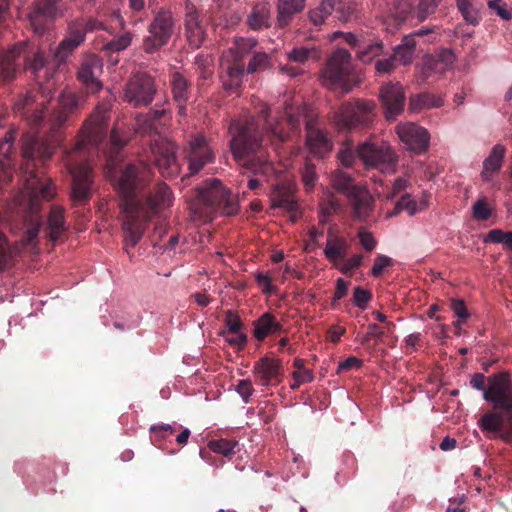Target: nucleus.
<instances>
[{
  "label": "nucleus",
  "instance_id": "obj_1",
  "mask_svg": "<svg viewBox=\"0 0 512 512\" xmlns=\"http://www.w3.org/2000/svg\"><path fill=\"white\" fill-rule=\"evenodd\" d=\"M36 98L34 92H28L15 102L13 110L26 117L31 128L41 127L45 133V136L26 134L23 137L21 169L27 175L26 188L31 195L39 200H49L55 194L54 186L39 175L38 169L63 143L65 125L69 117L80 109V101L75 93L62 92L58 106L45 119L44 109L37 108Z\"/></svg>",
  "mask_w": 512,
  "mask_h": 512
},
{
  "label": "nucleus",
  "instance_id": "obj_2",
  "mask_svg": "<svg viewBox=\"0 0 512 512\" xmlns=\"http://www.w3.org/2000/svg\"><path fill=\"white\" fill-rule=\"evenodd\" d=\"M153 176L152 167L143 160L128 163L120 170L116 183L126 248L135 247L148 222L172 204V191L166 183L158 182L153 190L149 189Z\"/></svg>",
  "mask_w": 512,
  "mask_h": 512
},
{
  "label": "nucleus",
  "instance_id": "obj_3",
  "mask_svg": "<svg viewBox=\"0 0 512 512\" xmlns=\"http://www.w3.org/2000/svg\"><path fill=\"white\" fill-rule=\"evenodd\" d=\"M111 105L99 103L83 123L74 146L64 150V162L72 176L71 199L80 205L92 195L93 171L89 164L107 137Z\"/></svg>",
  "mask_w": 512,
  "mask_h": 512
},
{
  "label": "nucleus",
  "instance_id": "obj_4",
  "mask_svg": "<svg viewBox=\"0 0 512 512\" xmlns=\"http://www.w3.org/2000/svg\"><path fill=\"white\" fill-rule=\"evenodd\" d=\"M230 151L236 163L258 176L248 181L250 190H257L263 181H268L275 173L265 145L268 136L255 116H242L233 119L229 125Z\"/></svg>",
  "mask_w": 512,
  "mask_h": 512
},
{
  "label": "nucleus",
  "instance_id": "obj_5",
  "mask_svg": "<svg viewBox=\"0 0 512 512\" xmlns=\"http://www.w3.org/2000/svg\"><path fill=\"white\" fill-rule=\"evenodd\" d=\"M269 111V107L264 104L257 118L260 120L265 133L275 138L279 143L287 140L290 133L299 131L301 122L304 121L306 144L310 152L318 157H323L332 150V142L322 130L316 127L311 114L312 109L307 104L300 105L296 109L287 104L284 114L273 121L269 119Z\"/></svg>",
  "mask_w": 512,
  "mask_h": 512
},
{
  "label": "nucleus",
  "instance_id": "obj_6",
  "mask_svg": "<svg viewBox=\"0 0 512 512\" xmlns=\"http://www.w3.org/2000/svg\"><path fill=\"white\" fill-rule=\"evenodd\" d=\"M486 377L475 373L470 381L474 389L484 391V399L493 404L499 412H487L479 420L483 432H491L506 442L512 440V381L508 374L499 373L489 378L486 388Z\"/></svg>",
  "mask_w": 512,
  "mask_h": 512
},
{
  "label": "nucleus",
  "instance_id": "obj_7",
  "mask_svg": "<svg viewBox=\"0 0 512 512\" xmlns=\"http://www.w3.org/2000/svg\"><path fill=\"white\" fill-rule=\"evenodd\" d=\"M21 57L24 58L25 69L30 71L39 83L41 93L50 90L52 85L49 80L54 73V64L47 61L43 52L34 50L28 41L18 42L0 55V81L10 82L15 78Z\"/></svg>",
  "mask_w": 512,
  "mask_h": 512
},
{
  "label": "nucleus",
  "instance_id": "obj_8",
  "mask_svg": "<svg viewBox=\"0 0 512 512\" xmlns=\"http://www.w3.org/2000/svg\"><path fill=\"white\" fill-rule=\"evenodd\" d=\"M165 109H154L147 114L136 117L135 129L140 135H149L150 151L154 163L163 177H175L180 172V164L176 156L175 144L160 135L161 118Z\"/></svg>",
  "mask_w": 512,
  "mask_h": 512
},
{
  "label": "nucleus",
  "instance_id": "obj_9",
  "mask_svg": "<svg viewBox=\"0 0 512 512\" xmlns=\"http://www.w3.org/2000/svg\"><path fill=\"white\" fill-rule=\"evenodd\" d=\"M196 193L199 203L205 209V213H220L231 216L239 211L238 201L217 178L206 179L196 188Z\"/></svg>",
  "mask_w": 512,
  "mask_h": 512
},
{
  "label": "nucleus",
  "instance_id": "obj_10",
  "mask_svg": "<svg viewBox=\"0 0 512 512\" xmlns=\"http://www.w3.org/2000/svg\"><path fill=\"white\" fill-rule=\"evenodd\" d=\"M376 117V103L372 100L355 99L343 103L333 115L338 131H351L370 127Z\"/></svg>",
  "mask_w": 512,
  "mask_h": 512
},
{
  "label": "nucleus",
  "instance_id": "obj_11",
  "mask_svg": "<svg viewBox=\"0 0 512 512\" xmlns=\"http://www.w3.org/2000/svg\"><path fill=\"white\" fill-rule=\"evenodd\" d=\"M174 28L175 20L171 10L161 8L147 27L149 35L143 38V51L153 54L166 46L174 33Z\"/></svg>",
  "mask_w": 512,
  "mask_h": 512
},
{
  "label": "nucleus",
  "instance_id": "obj_12",
  "mask_svg": "<svg viewBox=\"0 0 512 512\" xmlns=\"http://www.w3.org/2000/svg\"><path fill=\"white\" fill-rule=\"evenodd\" d=\"M357 155L366 166L378 169L381 172L394 171L398 161L397 155L385 143L364 142L358 146Z\"/></svg>",
  "mask_w": 512,
  "mask_h": 512
},
{
  "label": "nucleus",
  "instance_id": "obj_13",
  "mask_svg": "<svg viewBox=\"0 0 512 512\" xmlns=\"http://www.w3.org/2000/svg\"><path fill=\"white\" fill-rule=\"evenodd\" d=\"M155 94L154 79L146 73H136L125 84L123 100L133 107L148 106Z\"/></svg>",
  "mask_w": 512,
  "mask_h": 512
},
{
  "label": "nucleus",
  "instance_id": "obj_14",
  "mask_svg": "<svg viewBox=\"0 0 512 512\" xmlns=\"http://www.w3.org/2000/svg\"><path fill=\"white\" fill-rule=\"evenodd\" d=\"M184 157L188 163L190 175L199 173L206 165L215 160V154L208 139L200 133L190 137L184 148Z\"/></svg>",
  "mask_w": 512,
  "mask_h": 512
},
{
  "label": "nucleus",
  "instance_id": "obj_15",
  "mask_svg": "<svg viewBox=\"0 0 512 512\" xmlns=\"http://www.w3.org/2000/svg\"><path fill=\"white\" fill-rule=\"evenodd\" d=\"M351 70V54L339 48L329 57L322 72V82L330 88L340 85L349 76Z\"/></svg>",
  "mask_w": 512,
  "mask_h": 512
},
{
  "label": "nucleus",
  "instance_id": "obj_16",
  "mask_svg": "<svg viewBox=\"0 0 512 512\" xmlns=\"http://www.w3.org/2000/svg\"><path fill=\"white\" fill-rule=\"evenodd\" d=\"M244 59L239 58L233 51H225L220 61V80L226 91H237L245 76Z\"/></svg>",
  "mask_w": 512,
  "mask_h": 512
},
{
  "label": "nucleus",
  "instance_id": "obj_17",
  "mask_svg": "<svg viewBox=\"0 0 512 512\" xmlns=\"http://www.w3.org/2000/svg\"><path fill=\"white\" fill-rule=\"evenodd\" d=\"M396 132L404 147L416 154L423 153L429 146L428 131L415 123H402L396 127Z\"/></svg>",
  "mask_w": 512,
  "mask_h": 512
},
{
  "label": "nucleus",
  "instance_id": "obj_18",
  "mask_svg": "<svg viewBox=\"0 0 512 512\" xmlns=\"http://www.w3.org/2000/svg\"><path fill=\"white\" fill-rule=\"evenodd\" d=\"M102 60L95 54H85L82 57L77 72L78 80L85 86L90 93H96L102 88L99 76L102 73Z\"/></svg>",
  "mask_w": 512,
  "mask_h": 512
},
{
  "label": "nucleus",
  "instance_id": "obj_19",
  "mask_svg": "<svg viewBox=\"0 0 512 512\" xmlns=\"http://www.w3.org/2000/svg\"><path fill=\"white\" fill-rule=\"evenodd\" d=\"M379 97L388 120H394L403 111L406 96L399 82H390L382 85Z\"/></svg>",
  "mask_w": 512,
  "mask_h": 512
},
{
  "label": "nucleus",
  "instance_id": "obj_20",
  "mask_svg": "<svg viewBox=\"0 0 512 512\" xmlns=\"http://www.w3.org/2000/svg\"><path fill=\"white\" fill-rule=\"evenodd\" d=\"M61 0H37L33 10L29 14L30 24L34 31L43 34L47 23L53 20L58 11V3Z\"/></svg>",
  "mask_w": 512,
  "mask_h": 512
},
{
  "label": "nucleus",
  "instance_id": "obj_21",
  "mask_svg": "<svg viewBox=\"0 0 512 512\" xmlns=\"http://www.w3.org/2000/svg\"><path fill=\"white\" fill-rule=\"evenodd\" d=\"M114 17L119 22V31L115 32L114 30L108 29L107 32L112 35L113 38L102 47V51L110 58L112 54H118L126 50L132 44L135 36L132 31L126 30V22L119 12L114 13Z\"/></svg>",
  "mask_w": 512,
  "mask_h": 512
},
{
  "label": "nucleus",
  "instance_id": "obj_22",
  "mask_svg": "<svg viewBox=\"0 0 512 512\" xmlns=\"http://www.w3.org/2000/svg\"><path fill=\"white\" fill-rule=\"evenodd\" d=\"M271 202L274 208H283L292 213V221H296L295 213L298 210V203L294 196V186L288 182H279L272 185Z\"/></svg>",
  "mask_w": 512,
  "mask_h": 512
},
{
  "label": "nucleus",
  "instance_id": "obj_23",
  "mask_svg": "<svg viewBox=\"0 0 512 512\" xmlns=\"http://www.w3.org/2000/svg\"><path fill=\"white\" fill-rule=\"evenodd\" d=\"M184 26L189 45L194 49L199 48L205 38V31L198 10L191 3L185 5Z\"/></svg>",
  "mask_w": 512,
  "mask_h": 512
},
{
  "label": "nucleus",
  "instance_id": "obj_24",
  "mask_svg": "<svg viewBox=\"0 0 512 512\" xmlns=\"http://www.w3.org/2000/svg\"><path fill=\"white\" fill-rule=\"evenodd\" d=\"M350 243L347 238L337 233L333 227L327 230V242L324 248L326 259L337 266V262L347 257Z\"/></svg>",
  "mask_w": 512,
  "mask_h": 512
},
{
  "label": "nucleus",
  "instance_id": "obj_25",
  "mask_svg": "<svg viewBox=\"0 0 512 512\" xmlns=\"http://www.w3.org/2000/svg\"><path fill=\"white\" fill-rule=\"evenodd\" d=\"M282 365L280 360L267 356L260 358L254 365L253 372L261 385H275L281 381Z\"/></svg>",
  "mask_w": 512,
  "mask_h": 512
},
{
  "label": "nucleus",
  "instance_id": "obj_26",
  "mask_svg": "<svg viewBox=\"0 0 512 512\" xmlns=\"http://www.w3.org/2000/svg\"><path fill=\"white\" fill-rule=\"evenodd\" d=\"M454 60V53L449 49H443L438 54L425 58L422 73L425 78H429L433 74H443L452 66Z\"/></svg>",
  "mask_w": 512,
  "mask_h": 512
},
{
  "label": "nucleus",
  "instance_id": "obj_27",
  "mask_svg": "<svg viewBox=\"0 0 512 512\" xmlns=\"http://www.w3.org/2000/svg\"><path fill=\"white\" fill-rule=\"evenodd\" d=\"M253 336L258 341H264L268 336L280 335L284 332L283 325L270 312L262 314L253 322Z\"/></svg>",
  "mask_w": 512,
  "mask_h": 512
},
{
  "label": "nucleus",
  "instance_id": "obj_28",
  "mask_svg": "<svg viewBox=\"0 0 512 512\" xmlns=\"http://www.w3.org/2000/svg\"><path fill=\"white\" fill-rule=\"evenodd\" d=\"M352 207V216L356 221L363 222L371 214L374 200L367 190L362 188L348 197Z\"/></svg>",
  "mask_w": 512,
  "mask_h": 512
},
{
  "label": "nucleus",
  "instance_id": "obj_29",
  "mask_svg": "<svg viewBox=\"0 0 512 512\" xmlns=\"http://www.w3.org/2000/svg\"><path fill=\"white\" fill-rule=\"evenodd\" d=\"M277 27L285 28L293 21L294 17L301 13L306 0H277Z\"/></svg>",
  "mask_w": 512,
  "mask_h": 512
},
{
  "label": "nucleus",
  "instance_id": "obj_30",
  "mask_svg": "<svg viewBox=\"0 0 512 512\" xmlns=\"http://www.w3.org/2000/svg\"><path fill=\"white\" fill-rule=\"evenodd\" d=\"M173 100L178 108L179 115H186V104L190 97L188 80L180 73L175 72L170 79Z\"/></svg>",
  "mask_w": 512,
  "mask_h": 512
},
{
  "label": "nucleus",
  "instance_id": "obj_31",
  "mask_svg": "<svg viewBox=\"0 0 512 512\" xmlns=\"http://www.w3.org/2000/svg\"><path fill=\"white\" fill-rule=\"evenodd\" d=\"M16 137L15 131H8L2 141H0V179H8L12 175V166L14 165L11 153L13 142Z\"/></svg>",
  "mask_w": 512,
  "mask_h": 512
},
{
  "label": "nucleus",
  "instance_id": "obj_32",
  "mask_svg": "<svg viewBox=\"0 0 512 512\" xmlns=\"http://www.w3.org/2000/svg\"><path fill=\"white\" fill-rule=\"evenodd\" d=\"M456 3L463 19L468 24L476 26L480 23L486 0H456Z\"/></svg>",
  "mask_w": 512,
  "mask_h": 512
},
{
  "label": "nucleus",
  "instance_id": "obj_33",
  "mask_svg": "<svg viewBox=\"0 0 512 512\" xmlns=\"http://www.w3.org/2000/svg\"><path fill=\"white\" fill-rule=\"evenodd\" d=\"M505 153L506 149L501 144H496L492 148L489 156L483 162V171L481 175L484 181H490L492 175L501 169Z\"/></svg>",
  "mask_w": 512,
  "mask_h": 512
},
{
  "label": "nucleus",
  "instance_id": "obj_34",
  "mask_svg": "<svg viewBox=\"0 0 512 512\" xmlns=\"http://www.w3.org/2000/svg\"><path fill=\"white\" fill-rule=\"evenodd\" d=\"M383 53L384 44L380 39H370L365 36L356 51V56L364 64H369Z\"/></svg>",
  "mask_w": 512,
  "mask_h": 512
},
{
  "label": "nucleus",
  "instance_id": "obj_35",
  "mask_svg": "<svg viewBox=\"0 0 512 512\" xmlns=\"http://www.w3.org/2000/svg\"><path fill=\"white\" fill-rule=\"evenodd\" d=\"M334 17L343 23L354 21L358 18V6L347 0H331Z\"/></svg>",
  "mask_w": 512,
  "mask_h": 512
},
{
  "label": "nucleus",
  "instance_id": "obj_36",
  "mask_svg": "<svg viewBox=\"0 0 512 512\" xmlns=\"http://www.w3.org/2000/svg\"><path fill=\"white\" fill-rule=\"evenodd\" d=\"M247 24L253 30L270 27V9L266 4L255 5L247 17Z\"/></svg>",
  "mask_w": 512,
  "mask_h": 512
},
{
  "label": "nucleus",
  "instance_id": "obj_37",
  "mask_svg": "<svg viewBox=\"0 0 512 512\" xmlns=\"http://www.w3.org/2000/svg\"><path fill=\"white\" fill-rule=\"evenodd\" d=\"M331 182H332L333 187L337 191L346 194L347 197L356 193V191L362 189V187L357 186L354 183V179L352 178V176L349 173L344 172L342 170H335L332 173Z\"/></svg>",
  "mask_w": 512,
  "mask_h": 512
},
{
  "label": "nucleus",
  "instance_id": "obj_38",
  "mask_svg": "<svg viewBox=\"0 0 512 512\" xmlns=\"http://www.w3.org/2000/svg\"><path fill=\"white\" fill-rule=\"evenodd\" d=\"M64 209L58 206H52L48 216L49 238L55 242L65 229Z\"/></svg>",
  "mask_w": 512,
  "mask_h": 512
},
{
  "label": "nucleus",
  "instance_id": "obj_39",
  "mask_svg": "<svg viewBox=\"0 0 512 512\" xmlns=\"http://www.w3.org/2000/svg\"><path fill=\"white\" fill-rule=\"evenodd\" d=\"M395 324L393 322H386L384 326H379L375 323L368 325V331L361 338V344L367 345L374 339L375 345L383 341L384 336H392L394 333Z\"/></svg>",
  "mask_w": 512,
  "mask_h": 512
},
{
  "label": "nucleus",
  "instance_id": "obj_40",
  "mask_svg": "<svg viewBox=\"0 0 512 512\" xmlns=\"http://www.w3.org/2000/svg\"><path fill=\"white\" fill-rule=\"evenodd\" d=\"M443 105V100L428 92L420 93L410 97L409 108L412 111L422 109L438 108Z\"/></svg>",
  "mask_w": 512,
  "mask_h": 512
},
{
  "label": "nucleus",
  "instance_id": "obj_41",
  "mask_svg": "<svg viewBox=\"0 0 512 512\" xmlns=\"http://www.w3.org/2000/svg\"><path fill=\"white\" fill-rule=\"evenodd\" d=\"M271 67L272 58L269 54H267L266 52H255L247 65L246 73H259L268 70Z\"/></svg>",
  "mask_w": 512,
  "mask_h": 512
},
{
  "label": "nucleus",
  "instance_id": "obj_42",
  "mask_svg": "<svg viewBox=\"0 0 512 512\" xmlns=\"http://www.w3.org/2000/svg\"><path fill=\"white\" fill-rule=\"evenodd\" d=\"M238 446L236 440L214 439L208 442L211 451L221 454L225 457H231L235 454V448Z\"/></svg>",
  "mask_w": 512,
  "mask_h": 512
},
{
  "label": "nucleus",
  "instance_id": "obj_43",
  "mask_svg": "<svg viewBox=\"0 0 512 512\" xmlns=\"http://www.w3.org/2000/svg\"><path fill=\"white\" fill-rule=\"evenodd\" d=\"M331 0H323L320 5L309 12V19L315 25L319 26L325 22V19L333 14Z\"/></svg>",
  "mask_w": 512,
  "mask_h": 512
},
{
  "label": "nucleus",
  "instance_id": "obj_44",
  "mask_svg": "<svg viewBox=\"0 0 512 512\" xmlns=\"http://www.w3.org/2000/svg\"><path fill=\"white\" fill-rule=\"evenodd\" d=\"M485 242L503 244L512 251V231H503L501 229H492L485 237Z\"/></svg>",
  "mask_w": 512,
  "mask_h": 512
},
{
  "label": "nucleus",
  "instance_id": "obj_45",
  "mask_svg": "<svg viewBox=\"0 0 512 512\" xmlns=\"http://www.w3.org/2000/svg\"><path fill=\"white\" fill-rule=\"evenodd\" d=\"M258 44L255 38H238L234 42V46L230 47L227 51H233L239 58L244 57L245 54L252 51Z\"/></svg>",
  "mask_w": 512,
  "mask_h": 512
},
{
  "label": "nucleus",
  "instance_id": "obj_46",
  "mask_svg": "<svg viewBox=\"0 0 512 512\" xmlns=\"http://www.w3.org/2000/svg\"><path fill=\"white\" fill-rule=\"evenodd\" d=\"M406 210L409 215H414L418 212L417 203L411 199L408 193L403 194L395 205L394 211L391 216L397 215L399 212Z\"/></svg>",
  "mask_w": 512,
  "mask_h": 512
},
{
  "label": "nucleus",
  "instance_id": "obj_47",
  "mask_svg": "<svg viewBox=\"0 0 512 512\" xmlns=\"http://www.w3.org/2000/svg\"><path fill=\"white\" fill-rule=\"evenodd\" d=\"M442 0H421L414 11L418 20L423 21L436 11Z\"/></svg>",
  "mask_w": 512,
  "mask_h": 512
},
{
  "label": "nucleus",
  "instance_id": "obj_48",
  "mask_svg": "<svg viewBox=\"0 0 512 512\" xmlns=\"http://www.w3.org/2000/svg\"><path fill=\"white\" fill-rule=\"evenodd\" d=\"M79 45L75 40L65 37L56 49L55 58L58 62L64 61Z\"/></svg>",
  "mask_w": 512,
  "mask_h": 512
},
{
  "label": "nucleus",
  "instance_id": "obj_49",
  "mask_svg": "<svg viewBox=\"0 0 512 512\" xmlns=\"http://www.w3.org/2000/svg\"><path fill=\"white\" fill-rule=\"evenodd\" d=\"M12 252L9 247L6 236L0 232V271H4L11 266Z\"/></svg>",
  "mask_w": 512,
  "mask_h": 512
},
{
  "label": "nucleus",
  "instance_id": "obj_50",
  "mask_svg": "<svg viewBox=\"0 0 512 512\" xmlns=\"http://www.w3.org/2000/svg\"><path fill=\"white\" fill-rule=\"evenodd\" d=\"M342 264L340 265L339 262H337V266H335L337 269L340 270L343 274L349 275L351 272L359 268L363 263V255L362 254H354L348 259L340 260Z\"/></svg>",
  "mask_w": 512,
  "mask_h": 512
},
{
  "label": "nucleus",
  "instance_id": "obj_51",
  "mask_svg": "<svg viewBox=\"0 0 512 512\" xmlns=\"http://www.w3.org/2000/svg\"><path fill=\"white\" fill-rule=\"evenodd\" d=\"M371 299H372L371 291L363 289L360 286H357L354 288L353 302L358 308H360L362 310L366 309L367 304L371 301Z\"/></svg>",
  "mask_w": 512,
  "mask_h": 512
},
{
  "label": "nucleus",
  "instance_id": "obj_52",
  "mask_svg": "<svg viewBox=\"0 0 512 512\" xmlns=\"http://www.w3.org/2000/svg\"><path fill=\"white\" fill-rule=\"evenodd\" d=\"M224 322L229 333H238L243 327V323L239 315L233 310L226 311Z\"/></svg>",
  "mask_w": 512,
  "mask_h": 512
},
{
  "label": "nucleus",
  "instance_id": "obj_53",
  "mask_svg": "<svg viewBox=\"0 0 512 512\" xmlns=\"http://www.w3.org/2000/svg\"><path fill=\"white\" fill-rule=\"evenodd\" d=\"M393 265V260L383 254H379L374 259V264L371 269V274L374 277H380L384 271L385 268L391 267Z\"/></svg>",
  "mask_w": 512,
  "mask_h": 512
},
{
  "label": "nucleus",
  "instance_id": "obj_54",
  "mask_svg": "<svg viewBox=\"0 0 512 512\" xmlns=\"http://www.w3.org/2000/svg\"><path fill=\"white\" fill-rule=\"evenodd\" d=\"M413 12V5L409 0L399 1L393 8L392 15L399 21L407 19L408 15Z\"/></svg>",
  "mask_w": 512,
  "mask_h": 512
},
{
  "label": "nucleus",
  "instance_id": "obj_55",
  "mask_svg": "<svg viewBox=\"0 0 512 512\" xmlns=\"http://www.w3.org/2000/svg\"><path fill=\"white\" fill-rule=\"evenodd\" d=\"M84 26L80 23L79 20H75L69 24L68 29V37L69 39L75 40L77 43L81 44L85 40L86 33L84 31Z\"/></svg>",
  "mask_w": 512,
  "mask_h": 512
},
{
  "label": "nucleus",
  "instance_id": "obj_56",
  "mask_svg": "<svg viewBox=\"0 0 512 512\" xmlns=\"http://www.w3.org/2000/svg\"><path fill=\"white\" fill-rule=\"evenodd\" d=\"M486 5L504 20L512 18V12L507 8V4L502 3L501 0H486Z\"/></svg>",
  "mask_w": 512,
  "mask_h": 512
},
{
  "label": "nucleus",
  "instance_id": "obj_57",
  "mask_svg": "<svg viewBox=\"0 0 512 512\" xmlns=\"http://www.w3.org/2000/svg\"><path fill=\"white\" fill-rule=\"evenodd\" d=\"M357 157V152L355 153L350 147H343L338 152V160L346 168L352 167Z\"/></svg>",
  "mask_w": 512,
  "mask_h": 512
},
{
  "label": "nucleus",
  "instance_id": "obj_58",
  "mask_svg": "<svg viewBox=\"0 0 512 512\" xmlns=\"http://www.w3.org/2000/svg\"><path fill=\"white\" fill-rule=\"evenodd\" d=\"M314 52V49H309L306 47L294 48L291 52L288 53V59L292 62L304 63Z\"/></svg>",
  "mask_w": 512,
  "mask_h": 512
},
{
  "label": "nucleus",
  "instance_id": "obj_59",
  "mask_svg": "<svg viewBox=\"0 0 512 512\" xmlns=\"http://www.w3.org/2000/svg\"><path fill=\"white\" fill-rule=\"evenodd\" d=\"M414 53H412L409 48H405L403 45L399 44L393 49V58L395 61L400 62L403 65L410 64L412 62Z\"/></svg>",
  "mask_w": 512,
  "mask_h": 512
},
{
  "label": "nucleus",
  "instance_id": "obj_60",
  "mask_svg": "<svg viewBox=\"0 0 512 512\" xmlns=\"http://www.w3.org/2000/svg\"><path fill=\"white\" fill-rule=\"evenodd\" d=\"M358 238L360 241L361 246L367 251L371 252L375 249L377 241L375 240L374 236L371 232L366 231L364 228H360L358 230Z\"/></svg>",
  "mask_w": 512,
  "mask_h": 512
},
{
  "label": "nucleus",
  "instance_id": "obj_61",
  "mask_svg": "<svg viewBox=\"0 0 512 512\" xmlns=\"http://www.w3.org/2000/svg\"><path fill=\"white\" fill-rule=\"evenodd\" d=\"M396 61L392 55L388 58L378 59L375 63V71L378 75L391 73L396 68Z\"/></svg>",
  "mask_w": 512,
  "mask_h": 512
},
{
  "label": "nucleus",
  "instance_id": "obj_62",
  "mask_svg": "<svg viewBox=\"0 0 512 512\" xmlns=\"http://www.w3.org/2000/svg\"><path fill=\"white\" fill-rule=\"evenodd\" d=\"M473 216L481 221L487 220L491 216V210L485 199H480L474 204Z\"/></svg>",
  "mask_w": 512,
  "mask_h": 512
},
{
  "label": "nucleus",
  "instance_id": "obj_63",
  "mask_svg": "<svg viewBox=\"0 0 512 512\" xmlns=\"http://www.w3.org/2000/svg\"><path fill=\"white\" fill-rule=\"evenodd\" d=\"M343 37L345 42L351 46V48L355 49L357 51L358 47L360 46L363 38L365 37L363 34H354L351 32H335L334 37Z\"/></svg>",
  "mask_w": 512,
  "mask_h": 512
},
{
  "label": "nucleus",
  "instance_id": "obj_64",
  "mask_svg": "<svg viewBox=\"0 0 512 512\" xmlns=\"http://www.w3.org/2000/svg\"><path fill=\"white\" fill-rule=\"evenodd\" d=\"M236 391L240 394L245 403L249 402L250 396L253 394L254 389L252 383L248 379H242L236 386Z\"/></svg>",
  "mask_w": 512,
  "mask_h": 512
}]
</instances>
